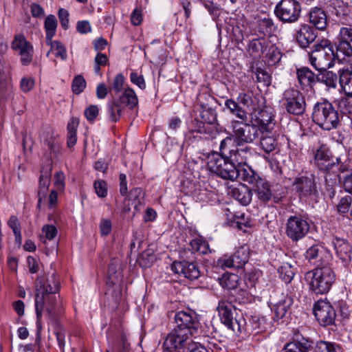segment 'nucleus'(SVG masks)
Segmentation results:
<instances>
[{
    "label": "nucleus",
    "mask_w": 352,
    "mask_h": 352,
    "mask_svg": "<svg viewBox=\"0 0 352 352\" xmlns=\"http://www.w3.org/2000/svg\"><path fill=\"white\" fill-rule=\"evenodd\" d=\"M35 310L38 330L41 329L42 314L46 311L50 321H55L61 314L60 296V281L56 272L47 277L40 276L36 280Z\"/></svg>",
    "instance_id": "f257e3e1"
},
{
    "label": "nucleus",
    "mask_w": 352,
    "mask_h": 352,
    "mask_svg": "<svg viewBox=\"0 0 352 352\" xmlns=\"http://www.w3.org/2000/svg\"><path fill=\"white\" fill-rule=\"evenodd\" d=\"M314 165L325 173L324 180L328 186L333 187L340 181V173L351 169L349 160L341 157H335L326 144H321L313 151Z\"/></svg>",
    "instance_id": "f03ea898"
},
{
    "label": "nucleus",
    "mask_w": 352,
    "mask_h": 352,
    "mask_svg": "<svg viewBox=\"0 0 352 352\" xmlns=\"http://www.w3.org/2000/svg\"><path fill=\"white\" fill-rule=\"evenodd\" d=\"M309 289L316 294L327 293L336 280L331 266L315 268L305 275Z\"/></svg>",
    "instance_id": "7ed1b4c3"
},
{
    "label": "nucleus",
    "mask_w": 352,
    "mask_h": 352,
    "mask_svg": "<svg viewBox=\"0 0 352 352\" xmlns=\"http://www.w3.org/2000/svg\"><path fill=\"white\" fill-rule=\"evenodd\" d=\"M312 120L321 129L330 131L340 124V115L331 103L324 101L314 105Z\"/></svg>",
    "instance_id": "20e7f679"
},
{
    "label": "nucleus",
    "mask_w": 352,
    "mask_h": 352,
    "mask_svg": "<svg viewBox=\"0 0 352 352\" xmlns=\"http://www.w3.org/2000/svg\"><path fill=\"white\" fill-rule=\"evenodd\" d=\"M334 60V50L327 39H323L317 43L315 50L309 54V63L318 71L331 67L333 66Z\"/></svg>",
    "instance_id": "39448f33"
},
{
    "label": "nucleus",
    "mask_w": 352,
    "mask_h": 352,
    "mask_svg": "<svg viewBox=\"0 0 352 352\" xmlns=\"http://www.w3.org/2000/svg\"><path fill=\"white\" fill-rule=\"evenodd\" d=\"M208 165L211 172L224 179L234 181L239 178L238 166L230 160L229 155H213L210 158Z\"/></svg>",
    "instance_id": "423d86ee"
},
{
    "label": "nucleus",
    "mask_w": 352,
    "mask_h": 352,
    "mask_svg": "<svg viewBox=\"0 0 352 352\" xmlns=\"http://www.w3.org/2000/svg\"><path fill=\"white\" fill-rule=\"evenodd\" d=\"M217 311L221 322L228 329L235 333H241L245 326V320L243 316L234 317V311H236L235 307L232 302L226 300H221L217 306Z\"/></svg>",
    "instance_id": "0eeeda50"
},
{
    "label": "nucleus",
    "mask_w": 352,
    "mask_h": 352,
    "mask_svg": "<svg viewBox=\"0 0 352 352\" xmlns=\"http://www.w3.org/2000/svg\"><path fill=\"white\" fill-rule=\"evenodd\" d=\"M302 8L297 0H280L274 8L276 17L283 23H297L301 16Z\"/></svg>",
    "instance_id": "6e6552de"
},
{
    "label": "nucleus",
    "mask_w": 352,
    "mask_h": 352,
    "mask_svg": "<svg viewBox=\"0 0 352 352\" xmlns=\"http://www.w3.org/2000/svg\"><path fill=\"white\" fill-rule=\"evenodd\" d=\"M280 102L285 111L292 115L302 116L306 111L305 96L294 88H289L283 92Z\"/></svg>",
    "instance_id": "1a4fd4ad"
},
{
    "label": "nucleus",
    "mask_w": 352,
    "mask_h": 352,
    "mask_svg": "<svg viewBox=\"0 0 352 352\" xmlns=\"http://www.w3.org/2000/svg\"><path fill=\"white\" fill-rule=\"evenodd\" d=\"M233 137L238 146L243 144L252 143L259 137L260 129L256 124L243 122L242 121L232 120L231 122Z\"/></svg>",
    "instance_id": "9d476101"
},
{
    "label": "nucleus",
    "mask_w": 352,
    "mask_h": 352,
    "mask_svg": "<svg viewBox=\"0 0 352 352\" xmlns=\"http://www.w3.org/2000/svg\"><path fill=\"white\" fill-rule=\"evenodd\" d=\"M308 219L301 214L291 215L285 223V234L293 242L303 239L309 232Z\"/></svg>",
    "instance_id": "9b49d317"
},
{
    "label": "nucleus",
    "mask_w": 352,
    "mask_h": 352,
    "mask_svg": "<svg viewBox=\"0 0 352 352\" xmlns=\"http://www.w3.org/2000/svg\"><path fill=\"white\" fill-rule=\"evenodd\" d=\"M292 186L300 199H307L318 194L316 177L314 174L296 177Z\"/></svg>",
    "instance_id": "f8f14e48"
},
{
    "label": "nucleus",
    "mask_w": 352,
    "mask_h": 352,
    "mask_svg": "<svg viewBox=\"0 0 352 352\" xmlns=\"http://www.w3.org/2000/svg\"><path fill=\"white\" fill-rule=\"evenodd\" d=\"M201 98L202 96H199L198 102L201 109L200 111L201 120L198 123L195 131L199 133L209 135L210 137H212L214 131V126L212 124L217 120V113L214 109L209 107L207 104L202 102Z\"/></svg>",
    "instance_id": "ddd939ff"
},
{
    "label": "nucleus",
    "mask_w": 352,
    "mask_h": 352,
    "mask_svg": "<svg viewBox=\"0 0 352 352\" xmlns=\"http://www.w3.org/2000/svg\"><path fill=\"white\" fill-rule=\"evenodd\" d=\"M186 330L181 331L173 329L165 338L163 342V349L167 352H179L186 346L190 344V336L186 334Z\"/></svg>",
    "instance_id": "4468645a"
},
{
    "label": "nucleus",
    "mask_w": 352,
    "mask_h": 352,
    "mask_svg": "<svg viewBox=\"0 0 352 352\" xmlns=\"http://www.w3.org/2000/svg\"><path fill=\"white\" fill-rule=\"evenodd\" d=\"M249 257V248L241 246L233 254L224 255L219 258L217 264L223 268H241L248 263Z\"/></svg>",
    "instance_id": "2eb2a0df"
},
{
    "label": "nucleus",
    "mask_w": 352,
    "mask_h": 352,
    "mask_svg": "<svg viewBox=\"0 0 352 352\" xmlns=\"http://www.w3.org/2000/svg\"><path fill=\"white\" fill-rule=\"evenodd\" d=\"M11 47L20 56V60L23 65H29L32 63L34 48L30 42L23 35H15Z\"/></svg>",
    "instance_id": "dca6fc26"
},
{
    "label": "nucleus",
    "mask_w": 352,
    "mask_h": 352,
    "mask_svg": "<svg viewBox=\"0 0 352 352\" xmlns=\"http://www.w3.org/2000/svg\"><path fill=\"white\" fill-rule=\"evenodd\" d=\"M314 314L320 324L324 327L333 324L336 316L333 306L325 300H318L315 303Z\"/></svg>",
    "instance_id": "f3484780"
},
{
    "label": "nucleus",
    "mask_w": 352,
    "mask_h": 352,
    "mask_svg": "<svg viewBox=\"0 0 352 352\" xmlns=\"http://www.w3.org/2000/svg\"><path fill=\"white\" fill-rule=\"evenodd\" d=\"M175 322L176 323L175 329L184 331L186 330V334L190 336H192L197 332L199 326V321L196 316L189 312L184 311H179L175 314Z\"/></svg>",
    "instance_id": "a211bd4d"
},
{
    "label": "nucleus",
    "mask_w": 352,
    "mask_h": 352,
    "mask_svg": "<svg viewBox=\"0 0 352 352\" xmlns=\"http://www.w3.org/2000/svg\"><path fill=\"white\" fill-rule=\"evenodd\" d=\"M306 258L316 267H329L331 256L323 247L314 245L308 248L305 254Z\"/></svg>",
    "instance_id": "6ab92c4d"
},
{
    "label": "nucleus",
    "mask_w": 352,
    "mask_h": 352,
    "mask_svg": "<svg viewBox=\"0 0 352 352\" xmlns=\"http://www.w3.org/2000/svg\"><path fill=\"white\" fill-rule=\"evenodd\" d=\"M171 270L175 274L182 275L189 280L197 279L200 276L199 267L193 262L175 261L171 265Z\"/></svg>",
    "instance_id": "aec40b11"
},
{
    "label": "nucleus",
    "mask_w": 352,
    "mask_h": 352,
    "mask_svg": "<svg viewBox=\"0 0 352 352\" xmlns=\"http://www.w3.org/2000/svg\"><path fill=\"white\" fill-rule=\"evenodd\" d=\"M254 186L256 195L261 202L267 204L272 199L275 203L280 201V197L273 193L270 182L265 179L261 177Z\"/></svg>",
    "instance_id": "412c9836"
},
{
    "label": "nucleus",
    "mask_w": 352,
    "mask_h": 352,
    "mask_svg": "<svg viewBox=\"0 0 352 352\" xmlns=\"http://www.w3.org/2000/svg\"><path fill=\"white\" fill-rule=\"evenodd\" d=\"M316 37L317 34L313 27L306 23L300 24L294 35L296 42L302 48L308 47Z\"/></svg>",
    "instance_id": "4be33fe9"
},
{
    "label": "nucleus",
    "mask_w": 352,
    "mask_h": 352,
    "mask_svg": "<svg viewBox=\"0 0 352 352\" xmlns=\"http://www.w3.org/2000/svg\"><path fill=\"white\" fill-rule=\"evenodd\" d=\"M338 43L336 45V51L334 52V57L339 62H350L352 60V46L349 38H344L342 35V31L338 37Z\"/></svg>",
    "instance_id": "5701e85b"
},
{
    "label": "nucleus",
    "mask_w": 352,
    "mask_h": 352,
    "mask_svg": "<svg viewBox=\"0 0 352 352\" xmlns=\"http://www.w3.org/2000/svg\"><path fill=\"white\" fill-rule=\"evenodd\" d=\"M307 21L312 27L318 30H324L327 26V15L320 7L311 8L307 14Z\"/></svg>",
    "instance_id": "b1692460"
},
{
    "label": "nucleus",
    "mask_w": 352,
    "mask_h": 352,
    "mask_svg": "<svg viewBox=\"0 0 352 352\" xmlns=\"http://www.w3.org/2000/svg\"><path fill=\"white\" fill-rule=\"evenodd\" d=\"M331 243L337 256L345 266L348 265L351 261V248L349 243L346 241L337 237L333 238Z\"/></svg>",
    "instance_id": "393cba45"
},
{
    "label": "nucleus",
    "mask_w": 352,
    "mask_h": 352,
    "mask_svg": "<svg viewBox=\"0 0 352 352\" xmlns=\"http://www.w3.org/2000/svg\"><path fill=\"white\" fill-rule=\"evenodd\" d=\"M297 78L302 89L312 88L319 81V76L316 75L309 67L297 69Z\"/></svg>",
    "instance_id": "a878e982"
},
{
    "label": "nucleus",
    "mask_w": 352,
    "mask_h": 352,
    "mask_svg": "<svg viewBox=\"0 0 352 352\" xmlns=\"http://www.w3.org/2000/svg\"><path fill=\"white\" fill-rule=\"evenodd\" d=\"M272 308L277 320L283 318L289 312L292 305L294 303V299L288 295L281 294L278 301L274 302Z\"/></svg>",
    "instance_id": "bb28decb"
},
{
    "label": "nucleus",
    "mask_w": 352,
    "mask_h": 352,
    "mask_svg": "<svg viewBox=\"0 0 352 352\" xmlns=\"http://www.w3.org/2000/svg\"><path fill=\"white\" fill-rule=\"evenodd\" d=\"M241 146V147H239L238 145L235 146L233 151H230L231 153L229 155L230 160H232L239 167V166L246 165L247 161L252 155L251 147L248 146H243V144Z\"/></svg>",
    "instance_id": "cd10ccee"
},
{
    "label": "nucleus",
    "mask_w": 352,
    "mask_h": 352,
    "mask_svg": "<svg viewBox=\"0 0 352 352\" xmlns=\"http://www.w3.org/2000/svg\"><path fill=\"white\" fill-rule=\"evenodd\" d=\"M52 166L50 162L43 166L41 170V175L39 177V186L38 196L39 201L46 196L48 188L50 184V179L52 175Z\"/></svg>",
    "instance_id": "c85d7f7f"
},
{
    "label": "nucleus",
    "mask_w": 352,
    "mask_h": 352,
    "mask_svg": "<svg viewBox=\"0 0 352 352\" xmlns=\"http://www.w3.org/2000/svg\"><path fill=\"white\" fill-rule=\"evenodd\" d=\"M117 100L124 108L127 107L129 109H133L138 104V96L131 87L125 88Z\"/></svg>",
    "instance_id": "c756f323"
},
{
    "label": "nucleus",
    "mask_w": 352,
    "mask_h": 352,
    "mask_svg": "<svg viewBox=\"0 0 352 352\" xmlns=\"http://www.w3.org/2000/svg\"><path fill=\"white\" fill-rule=\"evenodd\" d=\"M270 45L269 40L264 36L253 38L248 44V52L252 55L260 56L267 50Z\"/></svg>",
    "instance_id": "7c9ffc66"
},
{
    "label": "nucleus",
    "mask_w": 352,
    "mask_h": 352,
    "mask_svg": "<svg viewBox=\"0 0 352 352\" xmlns=\"http://www.w3.org/2000/svg\"><path fill=\"white\" fill-rule=\"evenodd\" d=\"M339 83L344 91L349 96H352V67L340 69Z\"/></svg>",
    "instance_id": "2f4dec72"
},
{
    "label": "nucleus",
    "mask_w": 352,
    "mask_h": 352,
    "mask_svg": "<svg viewBox=\"0 0 352 352\" xmlns=\"http://www.w3.org/2000/svg\"><path fill=\"white\" fill-rule=\"evenodd\" d=\"M232 197L243 206H248L252 201V190L243 185L232 190Z\"/></svg>",
    "instance_id": "473e14b6"
},
{
    "label": "nucleus",
    "mask_w": 352,
    "mask_h": 352,
    "mask_svg": "<svg viewBox=\"0 0 352 352\" xmlns=\"http://www.w3.org/2000/svg\"><path fill=\"white\" fill-rule=\"evenodd\" d=\"M239 170V178L248 184L254 186L261 178L250 166L244 165L237 168Z\"/></svg>",
    "instance_id": "72a5a7b5"
},
{
    "label": "nucleus",
    "mask_w": 352,
    "mask_h": 352,
    "mask_svg": "<svg viewBox=\"0 0 352 352\" xmlns=\"http://www.w3.org/2000/svg\"><path fill=\"white\" fill-rule=\"evenodd\" d=\"M311 346V342L302 338L289 342L284 347V352H308Z\"/></svg>",
    "instance_id": "f704fd0d"
},
{
    "label": "nucleus",
    "mask_w": 352,
    "mask_h": 352,
    "mask_svg": "<svg viewBox=\"0 0 352 352\" xmlns=\"http://www.w3.org/2000/svg\"><path fill=\"white\" fill-rule=\"evenodd\" d=\"M79 125V119L72 117L69 120L67 126V145L69 148L74 146L77 142V129Z\"/></svg>",
    "instance_id": "c9c22d12"
},
{
    "label": "nucleus",
    "mask_w": 352,
    "mask_h": 352,
    "mask_svg": "<svg viewBox=\"0 0 352 352\" xmlns=\"http://www.w3.org/2000/svg\"><path fill=\"white\" fill-rule=\"evenodd\" d=\"M274 116L268 109H264L258 111L256 116V122L262 129L269 131L274 125Z\"/></svg>",
    "instance_id": "e433bc0d"
},
{
    "label": "nucleus",
    "mask_w": 352,
    "mask_h": 352,
    "mask_svg": "<svg viewBox=\"0 0 352 352\" xmlns=\"http://www.w3.org/2000/svg\"><path fill=\"white\" fill-rule=\"evenodd\" d=\"M107 113L109 119L113 122L120 120L124 109L117 99H113L107 103Z\"/></svg>",
    "instance_id": "4c0bfd02"
},
{
    "label": "nucleus",
    "mask_w": 352,
    "mask_h": 352,
    "mask_svg": "<svg viewBox=\"0 0 352 352\" xmlns=\"http://www.w3.org/2000/svg\"><path fill=\"white\" fill-rule=\"evenodd\" d=\"M237 100L239 104L250 110H255L256 108L257 98L252 91L241 92L237 97Z\"/></svg>",
    "instance_id": "58836bf2"
},
{
    "label": "nucleus",
    "mask_w": 352,
    "mask_h": 352,
    "mask_svg": "<svg viewBox=\"0 0 352 352\" xmlns=\"http://www.w3.org/2000/svg\"><path fill=\"white\" fill-rule=\"evenodd\" d=\"M46 44L50 46V50L47 54L49 56L50 52H54L55 56L60 57L62 60L67 58V51L64 45L58 41H53L52 38L50 41H46Z\"/></svg>",
    "instance_id": "ea45409f"
},
{
    "label": "nucleus",
    "mask_w": 352,
    "mask_h": 352,
    "mask_svg": "<svg viewBox=\"0 0 352 352\" xmlns=\"http://www.w3.org/2000/svg\"><path fill=\"white\" fill-rule=\"evenodd\" d=\"M225 106L235 115L237 118L243 121L247 120L246 112L239 106V102H236L232 99H228L225 102Z\"/></svg>",
    "instance_id": "a19ab883"
},
{
    "label": "nucleus",
    "mask_w": 352,
    "mask_h": 352,
    "mask_svg": "<svg viewBox=\"0 0 352 352\" xmlns=\"http://www.w3.org/2000/svg\"><path fill=\"white\" fill-rule=\"evenodd\" d=\"M260 144L265 153H270L276 149L278 143L274 136L265 134L261 136Z\"/></svg>",
    "instance_id": "79ce46f5"
},
{
    "label": "nucleus",
    "mask_w": 352,
    "mask_h": 352,
    "mask_svg": "<svg viewBox=\"0 0 352 352\" xmlns=\"http://www.w3.org/2000/svg\"><path fill=\"white\" fill-rule=\"evenodd\" d=\"M279 277L285 283H289L295 275L292 265L288 263H283L278 270Z\"/></svg>",
    "instance_id": "37998d69"
},
{
    "label": "nucleus",
    "mask_w": 352,
    "mask_h": 352,
    "mask_svg": "<svg viewBox=\"0 0 352 352\" xmlns=\"http://www.w3.org/2000/svg\"><path fill=\"white\" fill-rule=\"evenodd\" d=\"M276 28L274 22L271 18H263L258 21V30L264 35L272 34Z\"/></svg>",
    "instance_id": "c03bdc74"
},
{
    "label": "nucleus",
    "mask_w": 352,
    "mask_h": 352,
    "mask_svg": "<svg viewBox=\"0 0 352 352\" xmlns=\"http://www.w3.org/2000/svg\"><path fill=\"white\" fill-rule=\"evenodd\" d=\"M220 285L226 289H234L239 285V277L234 274H225L220 279Z\"/></svg>",
    "instance_id": "a18cd8bd"
},
{
    "label": "nucleus",
    "mask_w": 352,
    "mask_h": 352,
    "mask_svg": "<svg viewBox=\"0 0 352 352\" xmlns=\"http://www.w3.org/2000/svg\"><path fill=\"white\" fill-rule=\"evenodd\" d=\"M324 72L319 76V81L329 88H336L338 84V76L331 71L323 70Z\"/></svg>",
    "instance_id": "49530a36"
},
{
    "label": "nucleus",
    "mask_w": 352,
    "mask_h": 352,
    "mask_svg": "<svg viewBox=\"0 0 352 352\" xmlns=\"http://www.w3.org/2000/svg\"><path fill=\"white\" fill-rule=\"evenodd\" d=\"M57 28V21L54 15H49L45 21V29L46 32V41H50L55 35Z\"/></svg>",
    "instance_id": "de8ad7c7"
},
{
    "label": "nucleus",
    "mask_w": 352,
    "mask_h": 352,
    "mask_svg": "<svg viewBox=\"0 0 352 352\" xmlns=\"http://www.w3.org/2000/svg\"><path fill=\"white\" fill-rule=\"evenodd\" d=\"M8 225L13 231L16 243L21 244L22 242V236L21 232V226L18 217L14 215H12L8 221Z\"/></svg>",
    "instance_id": "09e8293b"
},
{
    "label": "nucleus",
    "mask_w": 352,
    "mask_h": 352,
    "mask_svg": "<svg viewBox=\"0 0 352 352\" xmlns=\"http://www.w3.org/2000/svg\"><path fill=\"white\" fill-rule=\"evenodd\" d=\"M340 348L334 342L320 340L316 343L315 352H338Z\"/></svg>",
    "instance_id": "8fccbe9b"
},
{
    "label": "nucleus",
    "mask_w": 352,
    "mask_h": 352,
    "mask_svg": "<svg viewBox=\"0 0 352 352\" xmlns=\"http://www.w3.org/2000/svg\"><path fill=\"white\" fill-rule=\"evenodd\" d=\"M234 138L232 136H228L224 138L220 144L219 149L220 153L219 155L228 156L230 155V151H233Z\"/></svg>",
    "instance_id": "3c124183"
},
{
    "label": "nucleus",
    "mask_w": 352,
    "mask_h": 352,
    "mask_svg": "<svg viewBox=\"0 0 352 352\" xmlns=\"http://www.w3.org/2000/svg\"><path fill=\"white\" fill-rule=\"evenodd\" d=\"M86 81L82 75L76 76L72 80V89L74 94H80L86 87Z\"/></svg>",
    "instance_id": "603ef678"
},
{
    "label": "nucleus",
    "mask_w": 352,
    "mask_h": 352,
    "mask_svg": "<svg viewBox=\"0 0 352 352\" xmlns=\"http://www.w3.org/2000/svg\"><path fill=\"white\" fill-rule=\"evenodd\" d=\"M349 12V7L342 1H336L333 7V13L338 17L340 20L345 19Z\"/></svg>",
    "instance_id": "864d4df0"
},
{
    "label": "nucleus",
    "mask_w": 352,
    "mask_h": 352,
    "mask_svg": "<svg viewBox=\"0 0 352 352\" xmlns=\"http://www.w3.org/2000/svg\"><path fill=\"white\" fill-rule=\"evenodd\" d=\"M192 252H197L201 254H206L208 252V244L200 239H192L190 243Z\"/></svg>",
    "instance_id": "5fc2aeb1"
},
{
    "label": "nucleus",
    "mask_w": 352,
    "mask_h": 352,
    "mask_svg": "<svg viewBox=\"0 0 352 352\" xmlns=\"http://www.w3.org/2000/svg\"><path fill=\"white\" fill-rule=\"evenodd\" d=\"M94 187L96 195L100 198H104L107 196L108 188L107 183L102 179L96 180L94 183Z\"/></svg>",
    "instance_id": "6e6d98bb"
},
{
    "label": "nucleus",
    "mask_w": 352,
    "mask_h": 352,
    "mask_svg": "<svg viewBox=\"0 0 352 352\" xmlns=\"http://www.w3.org/2000/svg\"><path fill=\"white\" fill-rule=\"evenodd\" d=\"M124 77L122 74L116 75L110 91H113L116 94L120 93L124 89Z\"/></svg>",
    "instance_id": "4d7b16f0"
},
{
    "label": "nucleus",
    "mask_w": 352,
    "mask_h": 352,
    "mask_svg": "<svg viewBox=\"0 0 352 352\" xmlns=\"http://www.w3.org/2000/svg\"><path fill=\"white\" fill-rule=\"evenodd\" d=\"M338 106L340 110L344 114L352 113V100L348 98H342L338 101Z\"/></svg>",
    "instance_id": "13d9d810"
},
{
    "label": "nucleus",
    "mask_w": 352,
    "mask_h": 352,
    "mask_svg": "<svg viewBox=\"0 0 352 352\" xmlns=\"http://www.w3.org/2000/svg\"><path fill=\"white\" fill-rule=\"evenodd\" d=\"M130 80L142 90L146 89V85L143 75L139 74L135 72H132L130 74Z\"/></svg>",
    "instance_id": "bf43d9fd"
},
{
    "label": "nucleus",
    "mask_w": 352,
    "mask_h": 352,
    "mask_svg": "<svg viewBox=\"0 0 352 352\" xmlns=\"http://www.w3.org/2000/svg\"><path fill=\"white\" fill-rule=\"evenodd\" d=\"M268 53L267 56L270 61L271 64H275L278 63L281 58V53L277 47L273 45H270Z\"/></svg>",
    "instance_id": "052dcab7"
},
{
    "label": "nucleus",
    "mask_w": 352,
    "mask_h": 352,
    "mask_svg": "<svg viewBox=\"0 0 352 352\" xmlns=\"http://www.w3.org/2000/svg\"><path fill=\"white\" fill-rule=\"evenodd\" d=\"M256 78L258 82L263 83L264 86H269L271 84V78L270 75L261 69H257L256 72Z\"/></svg>",
    "instance_id": "680f3d73"
},
{
    "label": "nucleus",
    "mask_w": 352,
    "mask_h": 352,
    "mask_svg": "<svg viewBox=\"0 0 352 352\" xmlns=\"http://www.w3.org/2000/svg\"><path fill=\"white\" fill-rule=\"evenodd\" d=\"M99 109L97 105L91 104L85 109L84 114L89 122H94L98 116Z\"/></svg>",
    "instance_id": "e2e57ef3"
},
{
    "label": "nucleus",
    "mask_w": 352,
    "mask_h": 352,
    "mask_svg": "<svg viewBox=\"0 0 352 352\" xmlns=\"http://www.w3.org/2000/svg\"><path fill=\"white\" fill-rule=\"evenodd\" d=\"M351 202L352 199L350 195H346L345 197H342L338 204V211L342 213L347 212L349 210Z\"/></svg>",
    "instance_id": "0e129e2a"
},
{
    "label": "nucleus",
    "mask_w": 352,
    "mask_h": 352,
    "mask_svg": "<svg viewBox=\"0 0 352 352\" xmlns=\"http://www.w3.org/2000/svg\"><path fill=\"white\" fill-rule=\"evenodd\" d=\"M100 232L102 236H107L112 230V223L109 219H102L99 225Z\"/></svg>",
    "instance_id": "69168bd1"
},
{
    "label": "nucleus",
    "mask_w": 352,
    "mask_h": 352,
    "mask_svg": "<svg viewBox=\"0 0 352 352\" xmlns=\"http://www.w3.org/2000/svg\"><path fill=\"white\" fill-rule=\"evenodd\" d=\"M261 276V272L259 270H254L246 273L245 278L250 282V287H254Z\"/></svg>",
    "instance_id": "338daca9"
},
{
    "label": "nucleus",
    "mask_w": 352,
    "mask_h": 352,
    "mask_svg": "<svg viewBox=\"0 0 352 352\" xmlns=\"http://www.w3.org/2000/svg\"><path fill=\"white\" fill-rule=\"evenodd\" d=\"M28 267L30 273L35 274L39 270V262L36 258L29 256L27 258Z\"/></svg>",
    "instance_id": "774afa93"
}]
</instances>
